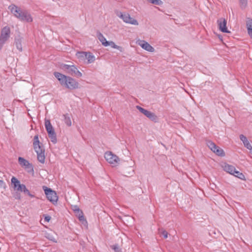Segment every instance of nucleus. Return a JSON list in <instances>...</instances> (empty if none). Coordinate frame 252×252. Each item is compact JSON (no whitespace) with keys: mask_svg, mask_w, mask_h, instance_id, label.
Segmentation results:
<instances>
[{"mask_svg":"<svg viewBox=\"0 0 252 252\" xmlns=\"http://www.w3.org/2000/svg\"><path fill=\"white\" fill-rule=\"evenodd\" d=\"M33 149L37 154V160L41 163L45 162V149L39 140L38 135L34 136L33 142Z\"/></svg>","mask_w":252,"mask_h":252,"instance_id":"3","label":"nucleus"},{"mask_svg":"<svg viewBox=\"0 0 252 252\" xmlns=\"http://www.w3.org/2000/svg\"><path fill=\"white\" fill-rule=\"evenodd\" d=\"M104 158L106 160L111 164L113 167L117 166L120 161L119 158L110 151H107L105 153Z\"/></svg>","mask_w":252,"mask_h":252,"instance_id":"8","label":"nucleus"},{"mask_svg":"<svg viewBox=\"0 0 252 252\" xmlns=\"http://www.w3.org/2000/svg\"><path fill=\"white\" fill-rule=\"evenodd\" d=\"M86 59L87 60V63L88 64L91 63L95 61L94 56L90 52L87 53Z\"/></svg>","mask_w":252,"mask_h":252,"instance_id":"22","label":"nucleus"},{"mask_svg":"<svg viewBox=\"0 0 252 252\" xmlns=\"http://www.w3.org/2000/svg\"><path fill=\"white\" fill-rule=\"evenodd\" d=\"M18 162L20 166L27 171L28 172L31 173L33 172V168L32 163L22 157L18 158Z\"/></svg>","mask_w":252,"mask_h":252,"instance_id":"12","label":"nucleus"},{"mask_svg":"<svg viewBox=\"0 0 252 252\" xmlns=\"http://www.w3.org/2000/svg\"><path fill=\"white\" fill-rule=\"evenodd\" d=\"M97 36L99 40L101 42L102 44L105 47L109 46V41H107L105 37L99 32H97Z\"/></svg>","mask_w":252,"mask_h":252,"instance_id":"17","label":"nucleus"},{"mask_svg":"<svg viewBox=\"0 0 252 252\" xmlns=\"http://www.w3.org/2000/svg\"><path fill=\"white\" fill-rule=\"evenodd\" d=\"M246 25L249 35L252 37V19L249 17L247 18Z\"/></svg>","mask_w":252,"mask_h":252,"instance_id":"20","label":"nucleus"},{"mask_svg":"<svg viewBox=\"0 0 252 252\" xmlns=\"http://www.w3.org/2000/svg\"><path fill=\"white\" fill-rule=\"evenodd\" d=\"M222 167L224 171L231 175L233 174L234 170H235V167L234 166L229 165L227 163H224Z\"/></svg>","mask_w":252,"mask_h":252,"instance_id":"19","label":"nucleus"},{"mask_svg":"<svg viewBox=\"0 0 252 252\" xmlns=\"http://www.w3.org/2000/svg\"><path fill=\"white\" fill-rule=\"evenodd\" d=\"M206 144L209 149L217 156L220 157H224L225 156V153L224 151L217 146L215 143L211 140H207Z\"/></svg>","mask_w":252,"mask_h":252,"instance_id":"10","label":"nucleus"},{"mask_svg":"<svg viewBox=\"0 0 252 252\" xmlns=\"http://www.w3.org/2000/svg\"><path fill=\"white\" fill-rule=\"evenodd\" d=\"M116 14L118 17L122 19L126 23L136 26L138 25V21L136 19L130 17V15L127 13H123L117 11L116 12Z\"/></svg>","mask_w":252,"mask_h":252,"instance_id":"4","label":"nucleus"},{"mask_svg":"<svg viewBox=\"0 0 252 252\" xmlns=\"http://www.w3.org/2000/svg\"><path fill=\"white\" fill-rule=\"evenodd\" d=\"M109 46H111L114 49H117L121 52L123 51V47L117 45L113 41H109Z\"/></svg>","mask_w":252,"mask_h":252,"instance_id":"25","label":"nucleus"},{"mask_svg":"<svg viewBox=\"0 0 252 252\" xmlns=\"http://www.w3.org/2000/svg\"><path fill=\"white\" fill-rule=\"evenodd\" d=\"M164 238H167L168 236V232L165 230H161L160 232Z\"/></svg>","mask_w":252,"mask_h":252,"instance_id":"32","label":"nucleus"},{"mask_svg":"<svg viewBox=\"0 0 252 252\" xmlns=\"http://www.w3.org/2000/svg\"><path fill=\"white\" fill-rule=\"evenodd\" d=\"M43 189L48 200L52 202L53 204L56 203L58 199V197L56 191L45 186L43 187Z\"/></svg>","mask_w":252,"mask_h":252,"instance_id":"9","label":"nucleus"},{"mask_svg":"<svg viewBox=\"0 0 252 252\" xmlns=\"http://www.w3.org/2000/svg\"><path fill=\"white\" fill-rule=\"evenodd\" d=\"M111 247L114 250L115 252H122L121 250L119 249L118 245H113Z\"/></svg>","mask_w":252,"mask_h":252,"instance_id":"29","label":"nucleus"},{"mask_svg":"<svg viewBox=\"0 0 252 252\" xmlns=\"http://www.w3.org/2000/svg\"><path fill=\"white\" fill-rule=\"evenodd\" d=\"M63 117H64V122L65 124L68 126H71V121L70 119V117L69 116L68 114H64L63 115Z\"/></svg>","mask_w":252,"mask_h":252,"instance_id":"24","label":"nucleus"},{"mask_svg":"<svg viewBox=\"0 0 252 252\" xmlns=\"http://www.w3.org/2000/svg\"><path fill=\"white\" fill-rule=\"evenodd\" d=\"M10 29L6 26L2 28L0 34V47H2L4 44L8 40L10 36Z\"/></svg>","mask_w":252,"mask_h":252,"instance_id":"7","label":"nucleus"},{"mask_svg":"<svg viewBox=\"0 0 252 252\" xmlns=\"http://www.w3.org/2000/svg\"><path fill=\"white\" fill-rule=\"evenodd\" d=\"M20 191L24 192L25 193L27 194V195L30 192V191L27 189L25 185L24 186V187L22 188V189H21V190Z\"/></svg>","mask_w":252,"mask_h":252,"instance_id":"31","label":"nucleus"},{"mask_svg":"<svg viewBox=\"0 0 252 252\" xmlns=\"http://www.w3.org/2000/svg\"><path fill=\"white\" fill-rule=\"evenodd\" d=\"M62 68L72 76H74L78 78L81 77L82 76V73L74 65L63 64L62 65Z\"/></svg>","mask_w":252,"mask_h":252,"instance_id":"5","label":"nucleus"},{"mask_svg":"<svg viewBox=\"0 0 252 252\" xmlns=\"http://www.w3.org/2000/svg\"><path fill=\"white\" fill-rule=\"evenodd\" d=\"M77 207L76 209L74 210V211L77 212L78 213V217L80 221H85L87 223L86 220L85 219V218L83 216V213L82 211L80 210V209L76 206Z\"/></svg>","mask_w":252,"mask_h":252,"instance_id":"21","label":"nucleus"},{"mask_svg":"<svg viewBox=\"0 0 252 252\" xmlns=\"http://www.w3.org/2000/svg\"><path fill=\"white\" fill-rule=\"evenodd\" d=\"M54 75L60 81V84L66 88L74 90L78 88V82L71 77L65 76L58 72H55Z\"/></svg>","mask_w":252,"mask_h":252,"instance_id":"2","label":"nucleus"},{"mask_svg":"<svg viewBox=\"0 0 252 252\" xmlns=\"http://www.w3.org/2000/svg\"><path fill=\"white\" fill-rule=\"evenodd\" d=\"M239 1L241 8H245L247 5V0H239Z\"/></svg>","mask_w":252,"mask_h":252,"instance_id":"28","label":"nucleus"},{"mask_svg":"<svg viewBox=\"0 0 252 252\" xmlns=\"http://www.w3.org/2000/svg\"><path fill=\"white\" fill-rule=\"evenodd\" d=\"M11 181L14 190L20 191L25 186L24 184H21L20 182L15 177H12Z\"/></svg>","mask_w":252,"mask_h":252,"instance_id":"14","label":"nucleus"},{"mask_svg":"<svg viewBox=\"0 0 252 252\" xmlns=\"http://www.w3.org/2000/svg\"><path fill=\"white\" fill-rule=\"evenodd\" d=\"M149 2L157 5H161L163 2L161 0H148Z\"/></svg>","mask_w":252,"mask_h":252,"instance_id":"27","label":"nucleus"},{"mask_svg":"<svg viewBox=\"0 0 252 252\" xmlns=\"http://www.w3.org/2000/svg\"><path fill=\"white\" fill-rule=\"evenodd\" d=\"M0 183H3V181L2 180H0Z\"/></svg>","mask_w":252,"mask_h":252,"instance_id":"36","label":"nucleus"},{"mask_svg":"<svg viewBox=\"0 0 252 252\" xmlns=\"http://www.w3.org/2000/svg\"><path fill=\"white\" fill-rule=\"evenodd\" d=\"M86 52H79L77 54L78 58L82 61H85L86 59L87 56Z\"/></svg>","mask_w":252,"mask_h":252,"instance_id":"23","label":"nucleus"},{"mask_svg":"<svg viewBox=\"0 0 252 252\" xmlns=\"http://www.w3.org/2000/svg\"><path fill=\"white\" fill-rule=\"evenodd\" d=\"M51 220V217L49 216H46L44 217V220L47 222H49L50 220Z\"/></svg>","mask_w":252,"mask_h":252,"instance_id":"33","label":"nucleus"},{"mask_svg":"<svg viewBox=\"0 0 252 252\" xmlns=\"http://www.w3.org/2000/svg\"><path fill=\"white\" fill-rule=\"evenodd\" d=\"M240 138L241 140L243 142L244 146L247 149H249L250 151L252 150V147L249 141L248 140L247 138L243 134H241L240 135Z\"/></svg>","mask_w":252,"mask_h":252,"instance_id":"18","label":"nucleus"},{"mask_svg":"<svg viewBox=\"0 0 252 252\" xmlns=\"http://www.w3.org/2000/svg\"><path fill=\"white\" fill-rule=\"evenodd\" d=\"M138 44L144 50L153 52L154 51V48L147 42L145 40H139L137 41Z\"/></svg>","mask_w":252,"mask_h":252,"instance_id":"15","label":"nucleus"},{"mask_svg":"<svg viewBox=\"0 0 252 252\" xmlns=\"http://www.w3.org/2000/svg\"><path fill=\"white\" fill-rule=\"evenodd\" d=\"M45 126L51 142L54 144L56 143L57 142L56 134L49 120H45Z\"/></svg>","mask_w":252,"mask_h":252,"instance_id":"6","label":"nucleus"},{"mask_svg":"<svg viewBox=\"0 0 252 252\" xmlns=\"http://www.w3.org/2000/svg\"><path fill=\"white\" fill-rule=\"evenodd\" d=\"M46 237L51 240V241H52L53 242H56V240H55V238L54 237V236H53L52 235H51L50 234H46Z\"/></svg>","mask_w":252,"mask_h":252,"instance_id":"30","label":"nucleus"},{"mask_svg":"<svg viewBox=\"0 0 252 252\" xmlns=\"http://www.w3.org/2000/svg\"><path fill=\"white\" fill-rule=\"evenodd\" d=\"M136 108L146 117L154 123H157L158 121V116L153 112L148 111L139 106H136Z\"/></svg>","mask_w":252,"mask_h":252,"instance_id":"11","label":"nucleus"},{"mask_svg":"<svg viewBox=\"0 0 252 252\" xmlns=\"http://www.w3.org/2000/svg\"><path fill=\"white\" fill-rule=\"evenodd\" d=\"M8 8L11 13L19 20L27 22L32 21V18L31 14L27 10L22 9L14 4L10 5Z\"/></svg>","mask_w":252,"mask_h":252,"instance_id":"1","label":"nucleus"},{"mask_svg":"<svg viewBox=\"0 0 252 252\" xmlns=\"http://www.w3.org/2000/svg\"><path fill=\"white\" fill-rule=\"evenodd\" d=\"M15 198L18 199H20V198H21L20 195L19 194H17L16 197H15Z\"/></svg>","mask_w":252,"mask_h":252,"instance_id":"34","label":"nucleus"},{"mask_svg":"<svg viewBox=\"0 0 252 252\" xmlns=\"http://www.w3.org/2000/svg\"><path fill=\"white\" fill-rule=\"evenodd\" d=\"M219 38H220V39L221 40H222V39L221 38L220 36H219Z\"/></svg>","mask_w":252,"mask_h":252,"instance_id":"37","label":"nucleus"},{"mask_svg":"<svg viewBox=\"0 0 252 252\" xmlns=\"http://www.w3.org/2000/svg\"><path fill=\"white\" fill-rule=\"evenodd\" d=\"M2 48V47H0V50Z\"/></svg>","mask_w":252,"mask_h":252,"instance_id":"38","label":"nucleus"},{"mask_svg":"<svg viewBox=\"0 0 252 252\" xmlns=\"http://www.w3.org/2000/svg\"><path fill=\"white\" fill-rule=\"evenodd\" d=\"M28 195H29V196L32 197V198L34 197V195L31 194L30 192H29V193L28 194Z\"/></svg>","mask_w":252,"mask_h":252,"instance_id":"35","label":"nucleus"},{"mask_svg":"<svg viewBox=\"0 0 252 252\" xmlns=\"http://www.w3.org/2000/svg\"><path fill=\"white\" fill-rule=\"evenodd\" d=\"M22 39L23 38L19 35L16 36L14 39V44L20 52H22L23 50L22 45Z\"/></svg>","mask_w":252,"mask_h":252,"instance_id":"16","label":"nucleus"},{"mask_svg":"<svg viewBox=\"0 0 252 252\" xmlns=\"http://www.w3.org/2000/svg\"><path fill=\"white\" fill-rule=\"evenodd\" d=\"M232 175L236 177L239 178L240 179H243L245 178V176L243 174V173L236 170V169L234 170V173H233Z\"/></svg>","mask_w":252,"mask_h":252,"instance_id":"26","label":"nucleus"},{"mask_svg":"<svg viewBox=\"0 0 252 252\" xmlns=\"http://www.w3.org/2000/svg\"><path fill=\"white\" fill-rule=\"evenodd\" d=\"M219 30L222 32L229 33L230 32L226 28V20L223 18H220L217 20Z\"/></svg>","mask_w":252,"mask_h":252,"instance_id":"13","label":"nucleus"}]
</instances>
